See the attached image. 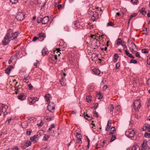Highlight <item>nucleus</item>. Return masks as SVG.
Segmentation results:
<instances>
[{
    "mask_svg": "<svg viewBox=\"0 0 150 150\" xmlns=\"http://www.w3.org/2000/svg\"><path fill=\"white\" fill-rule=\"evenodd\" d=\"M18 34L17 32L13 33V30L9 28L7 30V33L2 41L3 44L4 45L8 44L11 40L15 39L17 37Z\"/></svg>",
    "mask_w": 150,
    "mask_h": 150,
    "instance_id": "f257e3e1",
    "label": "nucleus"
},
{
    "mask_svg": "<svg viewBox=\"0 0 150 150\" xmlns=\"http://www.w3.org/2000/svg\"><path fill=\"white\" fill-rule=\"evenodd\" d=\"M8 108V106L4 104H0V116L2 115L3 117L8 114L7 109Z\"/></svg>",
    "mask_w": 150,
    "mask_h": 150,
    "instance_id": "f03ea898",
    "label": "nucleus"
},
{
    "mask_svg": "<svg viewBox=\"0 0 150 150\" xmlns=\"http://www.w3.org/2000/svg\"><path fill=\"white\" fill-rule=\"evenodd\" d=\"M126 135L129 137H132L134 136L135 132L134 130L129 129L125 132Z\"/></svg>",
    "mask_w": 150,
    "mask_h": 150,
    "instance_id": "7ed1b4c3",
    "label": "nucleus"
},
{
    "mask_svg": "<svg viewBox=\"0 0 150 150\" xmlns=\"http://www.w3.org/2000/svg\"><path fill=\"white\" fill-rule=\"evenodd\" d=\"M141 103L139 99L135 100L134 102L133 106L134 109L136 110H138L140 108Z\"/></svg>",
    "mask_w": 150,
    "mask_h": 150,
    "instance_id": "20e7f679",
    "label": "nucleus"
},
{
    "mask_svg": "<svg viewBox=\"0 0 150 150\" xmlns=\"http://www.w3.org/2000/svg\"><path fill=\"white\" fill-rule=\"evenodd\" d=\"M55 107V104L53 103L50 102L47 108L49 112H53L54 111Z\"/></svg>",
    "mask_w": 150,
    "mask_h": 150,
    "instance_id": "39448f33",
    "label": "nucleus"
},
{
    "mask_svg": "<svg viewBox=\"0 0 150 150\" xmlns=\"http://www.w3.org/2000/svg\"><path fill=\"white\" fill-rule=\"evenodd\" d=\"M38 99L36 97H32L28 98V101L30 105L34 103L36 101H38Z\"/></svg>",
    "mask_w": 150,
    "mask_h": 150,
    "instance_id": "423d86ee",
    "label": "nucleus"
},
{
    "mask_svg": "<svg viewBox=\"0 0 150 150\" xmlns=\"http://www.w3.org/2000/svg\"><path fill=\"white\" fill-rule=\"evenodd\" d=\"M25 15L22 12L19 13L16 16V18L18 21H21L24 18Z\"/></svg>",
    "mask_w": 150,
    "mask_h": 150,
    "instance_id": "0eeeda50",
    "label": "nucleus"
},
{
    "mask_svg": "<svg viewBox=\"0 0 150 150\" xmlns=\"http://www.w3.org/2000/svg\"><path fill=\"white\" fill-rule=\"evenodd\" d=\"M91 44L93 47H98L100 46V42L96 38H94Z\"/></svg>",
    "mask_w": 150,
    "mask_h": 150,
    "instance_id": "6e6552de",
    "label": "nucleus"
},
{
    "mask_svg": "<svg viewBox=\"0 0 150 150\" xmlns=\"http://www.w3.org/2000/svg\"><path fill=\"white\" fill-rule=\"evenodd\" d=\"M91 13L92 14L91 19L93 22L96 21V19L98 18V13L97 12H91Z\"/></svg>",
    "mask_w": 150,
    "mask_h": 150,
    "instance_id": "1a4fd4ad",
    "label": "nucleus"
},
{
    "mask_svg": "<svg viewBox=\"0 0 150 150\" xmlns=\"http://www.w3.org/2000/svg\"><path fill=\"white\" fill-rule=\"evenodd\" d=\"M59 49H57L56 51H54V52H56L57 53V54H56L54 55H52L51 56H50V58L51 59L53 60H57V56H59L60 55L61 53L59 52Z\"/></svg>",
    "mask_w": 150,
    "mask_h": 150,
    "instance_id": "9d476101",
    "label": "nucleus"
},
{
    "mask_svg": "<svg viewBox=\"0 0 150 150\" xmlns=\"http://www.w3.org/2000/svg\"><path fill=\"white\" fill-rule=\"evenodd\" d=\"M26 98V96L25 93H21L18 94V99L21 100H25Z\"/></svg>",
    "mask_w": 150,
    "mask_h": 150,
    "instance_id": "9b49d317",
    "label": "nucleus"
},
{
    "mask_svg": "<svg viewBox=\"0 0 150 150\" xmlns=\"http://www.w3.org/2000/svg\"><path fill=\"white\" fill-rule=\"evenodd\" d=\"M49 17L48 16H45L42 18V24H47L49 21Z\"/></svg>",
    "mask_w": 150,
    "mask_h": 150,
    "instance_id": "f8f14e48",
    "label": "nucleus"
},
{
    "mask_svg": "<svg viewBox=\"0 0 150 150\" xmlns=\"http://www.w3.org/2000/svg\"><path fill=\"white\" fill-rule=\"evenodd\" d=\"M30 77L29 75H25L24 76V78L23 80V82L26 83H28L29 81V80L30 79Z\"/></svg>",
    "mask_w": 150,
    "mask_h": 150,
    "instance_id": "ddd939ff",
    "label": "nucleus"
},
{
    "mask_svg": "<svg viewBox=\"0 0 150 150\" xmlns=\"http://www.w3.org/2000/svg\"><path fill=\"white\" fill-rule=\"evenodd\" d=\"M13 67L12 65L8 67L5 70V73L9 75L12 69L13 68Z\"/></svg>",
    "mask_w": 150,
    "mask_h": 150,
    "instance_id": "4468645a",
    "label": "nucleus"
},
{
    "mask_svg": "<svg viewBox=\"0 0 150 150\" xmlns=\"http://www.w3.org/2000/svg\"><path fill=\"white\" fill-rule=\"evenodd\" d=\"M81 25L79 22L78 21H76L74 24V27L75 28H79L80 27Z\"/></svg>",
    "mask_w": 150,
    "mask_h": 150,
    "instance_id": "2eb2a0df",
    "label": "nucleus"
},
{
    "mask_svg": "<svg viewBox=\"0 0 150 150\" xmlns=\"http://www.w3.org/2000/svg\"><path fill=\"white\" fill-rule=\"evenodd\" d=\"M48 52L47 49L46 48H44L42 51V53L43 55L45 56L48 54Z\"/></svg>",
    "mask_w": 150,
    "mask_h": 150,
    "instance_id": "dca6fc26",
    "label": "nucleus"
},
{
    "mask_svg": "<svg viewBox=\"0 0 150 150\" xmlns=\"http://www.w3.org/2000/svg\"><path fill=\"white\" fill-rule=\"evenodd\" d=\"M93 71L94 73V74L96 75H99L100 73V71L98 69L95 68L93 70Z\"/></svg>",
    "mask_w": 150,
    "mask_h": 150,
    "instance_id": "f3484780",
    "label": "nucleus"
},
{
    "mask_svg": "<svg viewBox=\"0 0 150 150\" xmlns=\"http://www.w3.org/2000/svg\"><path fill=\"white\" fill-rule=\"evenodd\" d=\"M114 109V106L112 104H110L109 107V110L110 111V113L111 114L113 113V110Z\"/></svg>",
    "mask_w": 150,
    "mask_h": 150,
    "instance_id": "a211bd4d",
    "label": "nucleus"
},
{
    "mask_svg": "<svg viewBox=\"0 0 150 150\" xmlns=\"http://www.w3.org/2000/svg\"><path fill=\"white\" fill-rule=\"evenodd\" d=\"M139 146L137 144H135L133 146L131 150H139Z\"/></svg>",
    "mask_w": 150,
    "mask_h": 150,
    "instance_id": "6ab92c4d",
    "label": "nucleus"
},
{
    "mask_svg": "<svg viewBox=\"0 0 150 150\" xmlns=\"http://www.w3.org/2000/svg\"><path fill=\"white\" fill-rule=\"evenodd\" d=\"M39 37L41 39L43 40L44 38L45 37V35L44 33H40L39 34Z\"/></svg>",
    "mask_w": 150,
    "mask_h": 150,
    "instance_id": "aec40b11",
    "label": "nucleus"
},
{
    "mask_svg": "<svg viewBox=\"0 0 150 150\" xmlns=\"http://www.w3.org/2000/svg\"><path fill=\"white\" fill-rule=\"evenodd\" d=\"M82 137L81 136H80L79 137H78L77 139H76V143H81L82 141L81 139Z\"/></svg>",
    "mask_w": 150,
    "mask_h": 150,
    "instance_id": "412c9836",
    "label": "nucleus"
},
{
    "mask_svg": "<svg viewBox=\"0 0 150 150\" xmlns=\"http://www.w3.org/2000/svg\"><path fill=\"white\" fill-rule=\"evenodd\" d=\"M38 137V135H34L33 136L30 137V139L33 142Z\"/></svg>",
    "mask_w": 150,
    "mask_h": 150,
    "instance_id": "4be33fe9",
    "label": "nucleus"
},
{
    "mask_svg": "<svg viewBox=\"0 0 150 150\" xmlns=\"http://www.w3.org/2000/svg\"><path fill=\"white\" fill-rule=\"evenodd\" d=\"M132 45V47H130V48L132 49L133 50H134L135 49H137V46L133 42L131 43Z\"/></svg>",
    "mask_w": 150,
    "mask_h": 150,
    "instance_id": "5701e85b",
    "label": "nucleus"
},
{
    "mask_svg": "<svg viewBox=\"0 0 150 150\" xmlns=\"http://www.w3.org/2000/svg\"><path fill=\"white\" fill-rule=\"evenodd\" d=\"M139 11L143 15H145L146 14V12L145 10V8H143L141 10H140Z\"/></svg>",
    "mask_w": 150,
    "mask_h": 150,
    "instance_id": "b1692460",
    "label": "nucleus"
},
{
    "mask_svg": "<svg viewBox=\"0 0 150 150\" xmlns=\"http://www.w3.org/2000/svg\"><path fill=\"white\" fill-rule=\"evenodd\" d=\"M31 144V142L29 140L27 141L25 144V146L27 147H28L30 146Z\"/></svg>",
    "mask_w": 150,
    "mask_h": 150,
    "instance_id": "393cba45",
    "label": "nucleus"
},
{
    "mask_svg": "<svg viewBox=\"0 0 150 150\" xmlns=\"http://www.w3.org/2000/svg\"><path fill=\"white\" fill-rule=\"evenodd\" d=\"M50 97V94H48L45 96V98L46 101L47 102L49 101Z\"/></svg>",
    "mask_w": 150,
    "mask_h": 150,
    "instance_id": "a878e982",
    "label": "nucleus"
},
{
    "mask_svg": "<svg viewBox=\"0 0 150 150\" xmlns=\"http://www.w3.org/2000/svg\"><path fill=\"white\" fill-rule=\"evenodd\" d=\"M92 97L91 96H87L86 97V100L88 102H90L91 101Z\"/></svg>",
    "mask_w": 150,
    "mask_h": 150,
    "instance_id": "bb28decb",
    "label": "nucleus"
},
{
    "mask_svg": "<svg viewBox=\"0 0 150 150\" xmlns=\"http://www.w3.org/2000/svg\"><path fill=\"white\" fill-rule=\"evenodd\" d=\"M148 127V124L147 123L145 124L143 127V128H142V130L145 131L147 129Z\"/></svg>",
    "mask_w": 150,
    "mask_h": 150,
    "instance_id": "cd10ccee",
    "label": "nucleus"
},
{
    "mask_svg": "<svg viewBox=\"0 0 150 150\" xmlns=\"http://www.w3.org/2000/svg\"><path fill=\"white\" fill-rule=\"evenodd\" d=\"M50 148V147L49 146L46 145L42 147L41 150H49Z\"/></svg>",
    "mask_w": 150,
    "mask_h": 150,
    "instance_id": "c85d7f7f",
    "label": "nucleus"
},
{
    "mask_svg": "<svg viewBox=\"0 0 150 150\" xmlns=\"http://www.w3.org/2000/svg\"><path fill=\"white\" fill-rule=\"evenodd\" d=\"M148 50L146 49H144L142 50V52L143 53H148L149 52Z\"/></svg>",
    "mask_w": 150,
    "mask_h": 150,
    "instance_id": "c756f323",
    "label": "nucleus"
},
{
    "mask_svg": "<svg viewBox=\"0 0 150 150\" xmlns=\"http://www.w3.org/2000/svg\"><path fill=\"white\" fill-rule=\"evenodd\" d=\"M50 137V136L48 135L45 134L43 137V139L45 141H47Z\"/></svg>",
    "mask_w": 150,
    "mask_h": 150,
    "instance_id": "7c9ffc66",
    "label": "nucleus"
},
{
    "mask_svg": "<svg viewBox=\"0 0 150 150\" xmlns=\"http://www.w3.org/2000/svg\"><path fill=\"white\" fill-rule=\"evenodd\" d=\"M114 25V23H112L111 22H108L107 24V25L108 26H112L113 27Z\"/></svg>",
    "mask_w": 150,
    "mask_h": 150,
    "instance_id": "2f4dec72",
    "label": "nucleus"
},
{
    "mask_svg": "<svg viewBox=\"0 0 150 150\" xmlns=\"http://www.w3.org/2000/svg\"><path fill=\"white\" fill-rule=\"evenodd\" d=\"M115 127H112L111 128L110 133L112 134H113L115 133Z\"/></svg>",
    "mask_w": 150,
    "mask_h": 150,
    "instance_id": "473e14b6",
    "label": "nucleus"
},
{
    "mask_svg": "<svg viewBox=\"0 0 150 150\" xmlns=\"http://www.w3.org/2000/svg\"><path fill=\"white\" fill-rule=\"evenodd\" d=\"M42 18L40 17H38L37 18V22L38 23H42Z\"/></svg>",
    "mask_w": 150,
    "mask_h": 150,
    "instance_id": "72a5a7b5",
    "label": "nucleus"
},
{
    "mask_svg": "<svg viewBox=\"0 0 150 150\" xmlns=\"http://www.w3.org/2000/svg\"><path fill=\"white\" fill-rule=\"evenodd\" d=\"M122 40L121 39L119 38L117 40V43L116 45H119L121 43V42H122Z\"/></svg>",
    "mask_w": 150,
    "mask_h": 150,
    "instance_id": "f704fd0d",
    "label": "nucleus"
},
{
    "mask_svg": "<svg viewBox=\"0 0 150 150\" xmlns=\"http://www.w3.org/2000/svg\"><path fill=\"white\" fill-rule=\"evenodd\" d=\"M103 95L100 93H98L97 95V97L98 99H100L102 98Z\"/></svg>",
    "mask_w": 150,
    "mask_h": 150,
    "instance_id": "c9c22d12",
    "label": "nucleus"
},
{
    "mask_svg": "<svg viewBox=\"0 0 150 150\" xmlns=\"http://www.w3.org/2000/svg\"><path fill=\"white\" fill-rule=\"evenodd\" d=\"M137 61L134 59H132L130 62V63H134V64H137Z\"/></svg>",
    "mask_w": 150,
    "mask_h": 150,
    "instance_id": "e433bc0d",
    "label": "nucleus"
},
{
    "mask_svg": "<svg viewBox=\"0 0 150 150\" xmlns=\"http://www.w3.org/2000/svg\"><path fill=\"white\" fill-rule=\"evenodd\" d=\"M63 41L62 40L61 41V42H60L59 45L60 46H62L63 47H64L66 46V45L64 43L63 44Z\"/></svg>",
    "mask_w": 150,
    "mask_h": 150,
    "instance_id": "4c0bfd02",
    "label": "nucleus"
},
{
    "mask_svg": "<svg viewBox=\"0 0 150 150\" xmlns=\"http://www.w3.org/2000/svg\"><path fill=\"white\" fill-rule=\"evenodd\" d=\"M116 138V137L114 135H112V137L111 138L110 142H112L114 141Z\"/></svg>",
    "mask_w": 150,
    "mask_h": 150,
    "instance_id": "58836bf2",
    "label": "nucleus"
},
{
    "mask_svg": "<svg viewBox=\"0 0 150 150\" xmlns=\"http://www.w3.org/2000/svg\"><path fill=\"white\" fill-rule=\"evenodd\" d=\"M144 136L146 137L150 138V134L148 132H145L144 134Z\"/></svg>",
    "mask_w": 150,
    "mask_h": 150,
    "instance_id": "ea45409f",
    "label": "nucleus"
},
{
    "mask_svg": "<svg viewBox=\"0 0 150 150\" xmlns=\"http://www.w3.org/2000/svg\"><path fill=\"white\" fill-rule=\"evenodd\" d=\"M111 123L110 121H108V122L107 127H108V129L111 127Z\"/></svg>",
    "mask_w": 150,
    "mask_h": 150,
    "instance_id": "a19ab883",
    "label": "nucleus"
},
{
    "mask_svg": "<svg viewBox=\"0 0 150 150\" xmlns=\"http://www.w3.org/2000/svg\"><path fill=\"white\" fill-rule=\"evenodd\" d=\"M10 1L13 4L17 3L18 1V0H10Z\"/></svg>",
    "mask_w": 150,
    "mask_h": 150,
    "instance_id": "79ce46f5",
    "label": "nucleus"
},
{
    "mask_svg": "<svg viewBox=\"0 0 150 150\" xmlns=\"http://www.w3.org/2000/svg\"><path fill=\"white\" fill-rule=\"evenodd\" d=\"M32 131L30 129L27 130V134L28 135H30L32 132Z\"/></svg>",
    "mask_w": 150,
    "mask_h": 150,
    "instance_id": "37998d69",
    "label": "nucleus"
},
{
    "mask_svg": "<svg viewBox=\"0 0 150 150\" xmlns=\"http://www.w3.org/2000/svg\"><path fill=\"white\" fill-rule=\"evenodd\" d=\"M125 52L127 56L129 57L130 56V55H131V54H130L127 50H125Z\"/></svg>",
    "mask_w": 150,
    "mask_h": 150,
    "instance_id": "c03bdc74",
    "label": "nucleus"
},
{
    "mask_svg": "<svg viewBox=\"0 0 150 150\" xmlns=\"http://www.w3.org/2000/svg\"><path fill=\"white\" fill-rule=\"evenodd\" d=\"M120 64L119 63H118L116 64L115 69H118L120 67Z\"/></svg>",
    "mask_w": 150,
    "mask_h": 150,
    "instance_id": "a18cd8bd",
    "label": "nucleus"
},
{
    "mask_svg": "<svg viewBox=\"0 0 150 150\" xmlns=\"http://www.w3.org/2000/svg\"><path fill=\"white\" fill-rule=\"evenodd\" d=\"M131 2L133 4H136L138 2V0H131Z\"/></svg>",
    "mask_w": 150,
    "mask_h": 150,
    "instance_id": "49530a36",
    "label": "nucleus"
},
{
    "mask_svg": "<svg viewBox=\"0 0 150 150\" xmlns=\"http://www.w3.org/2000/svg\"><path fill=\"white\" fill-rule=\"evenodd\" d=\"M136 56L137 57L139 58H141V56H140V54L139 52H137L136 54Z\"/></svg>",
    "mask_w": 150,
    "mask_h": 150,
    "instance_id": "de8ad7c7",
    "label": "nucleus"
},
{
    "mask_svg": "<svg viewBox=\"0 0 150 150\" xmlns=\"http://www.w3.org/2000/svg\"><path fill=\"white\" fill-rule=\"evenodd\" d=\"M28 86L29 87V89L30 90L32 89L33 87V86L30 83L28 85Z\"/></svg>",
    "mask_w": 150,
    "mask_h": 150,
    "instance_id": "09e8293b",
    "label": "nucleus"
},
{
    "mask_svg": "<svg viewBox=\"0 0 150 150\" xmlns=\"http://www.w3.org/2000/svg\"><path fill=\"white\" fill-rule=\"evenodd\" d=\"M136 15L137 14L136 13H133L130 16V20L131 19V18L136 16Z\"/></svg>",
    "mask_w": 150,
    "mask_h": 150,
    "instance_id": "8fccbe9b",
    "label": "nucleus"
},
{
    "mask_svg": "<svg viewBox=\"0 0 150 150\" xmlns=\"http://www.w3.org/2000/svg\"><path fill=\"white\" fill-rule=\"evenodd\" d=\"M121 45H122L123 46H124L125 47H126V46L125 45V42L124 41H122V42H121Z\"/></svg>",
    "mask_w": 150,
    "mask_h": 150,
    "instance_id": "3c124183",
    "label": "nucleus"
},
{
    "mask_svg": "<svg viewBox=\"0 0 150 150\" xmlns=\"http://www.w3.org/2000/svg\"><path fill=\"white\" fill-rule=\"evenodd\" d=\"M43 123L42 122V121L41 120L39 124H37V125L38 126L41 127L43 125Z\"/></svg>",
    "mask_w": 150,
    "mask_h": 150,
    "instance_id": "603ef678",
    "label": "nucleus"
},
{
    "mask_svg": "<svg viewBox=\"0 0 150 150\" xmlns=\"http://www.w3.org/2000/svg\"><path fill=\"white\" fill-rule=\"evenodd\" d=\"M64 29L65 30H66L67 31H69V27L68 26H66L64 28Z\"/></svg>",
    "mask_w": 150,
    "mask_h": 150,
    "instance_id": "864d4df0",
    "label": "nucleus"
},
{
    "mask_svg": "<svg viewBox=\"0 0 150 150\" xmlns=\"http://www.w3.org/2000/svg\"><path fill=\"white\" fill-rule=\"evenodd\" d=\"M120 110V107L119 106H116L115 108V110L116 111H119Z\"/></svg>",
    "mask_w": 150,
    "mask_h": 150,
    "instance_id": "5fc2aeb1",
    "label": "nucleus"
},
{
    "mask_svg": "<svg viewBox=\"0 0 150 150\" xmlns=\"http://www.w3.org/2000/svg\"><path fill=\"white\" fill-rule=\"evenodd\" d=\"M141 146L142 148H143V149L144 148V147L146 146V145L145 144V142H143L141 144Z\"/></svg>",
    "mask_w": 150,
    "mask_h": 150,
    "instance_id": "6e6d98bb",
    "label": "nucleus"
},
{
    "mask_svg": "<svg viewBox=\"0 0 150 150\" xmlns=\"http://www.w3.org/2000/svg\"><path fill=\"white\" fill-rule=\"evenodd\" d=\"M95 36H94L93 35H91V41H93V40L94 39V38H96Z\"/></svg>",
    "mask_w": 150,
    "mask_h": 150,
    "instance_id": "4d7b16f0",
    "label": "nucleus"
},
{
    "mask_svg": "<svg viewBox=\"0 0 150 150\" xmlns=\"http://www.w3.org/2000/svg\"><path fill=\"white\" fill-rule=\"evenodd\" d=\"M119 56L117 54H115L114 55V58H116V59H118V58Z\"/></svg>",
    "mask_w": 150,
    "mask_h": 150,
    "instance_id": "13d9d810",
    "label": "nucleus"
},
{
    "mask_svg": "<svg viewBox=\"0 0 150 150\" xmlns=\"http://www.w3.org/2000/svg\"><path fill=\"white\" fill-rule=\"evenodd\" d=\"M12 120V119L11 117H10V118H9V119H8L6 121V122H8V124L11 121V120Z\"/></svg>",
    "mask_w": 150,
    "mask_h": 150,
    "instance_id": "bf43d9fd",
    "label": "nucleus"
},
{
    "mask_svg": "<svg viewBox=\"0 0 150 150\" xmlns=\"http://www.w3.org/2000/svg\"><path fill=\"white\" fill-rule=\"evenodd\" d=\"M38 39V38L37 37L34 36V37L33 38V40H32V41H35L36 40H37Z\"/></svg>",
    "mask_w": 150,
    "mask_h": 150,
    "instance_id": "052dcab7",
    "label": "nucleus"
},
{
    "mask_svg": "<svg viewBox=\"0 0 150 150\" xmlns=\"http://www.w3.org/2000/svg\"><path fill=\"white\" fill-rule=\"evenodd\" d=\"M98 107V103H96L94 105V108H97Z\"/></svg>",
    "mask_w": 150,
    "mask_h": 150,
    "instance_id": "680f3d73",
    "label": "nucleus"
},
{
    "mask_svg": "<svg viewBox=\"0 0 150 150\" xmlns=\"http://www.w3.org/2000/svg\"><path fill=\"white\" fill-rule=\"evenodd\" d=\"M135 117L137 118V119H139L140 118V117L138 116V115L137 114H135Z\"/></svg>",
    "mask_w": 150,
    "mask_h": 150,
    "instance_id": "e2e57ef3",
    "label": "nucleus"
},
{
    "mask_svg": "<svg viewBox=\"0 0 150 150\" xmlns=\"http://www.w3.org/2000/svg\"><path fill=\"white\" fill-rule=\"evenodd\" d=\"M93 113L95 115H96V117H98V113H97V112L95 111H93Z\"/></svg>",
    "mask_w": 150,
    "mask_h": 150,
    "instance_id": "0e129e2a",
    "label": "nucleus"
},
{
    "mask_svg": "<svg viewBox=\"0 0 150 150\" xmlns=\"http://www.w3.org/2000/svg\"><path fill=\"white\" fill-rule=\"evenodd\" d=\"M20 52L19 51H18L14 55V56L16 57H17V56L19 54V53Z\"/></svg>",
    "mask_w": 150,
    "mask_h": 150,
    "instance_id": "69168bd1",
    "label": "nucleus"
},
{
    "mask_svg": "<svg viewBox=\"0 0 150 150\" xmlns=\"http://www.w3.org/2000/svg\"><path fill=\"white\" fill-rule=\"evenodd\" d=\"M147 130L149 132H150V125H149L148 124Z\"/></svg>",
    "mask_w": 150,
    "mask_h": 150,
    "instance_id": "338daca9",
    "label": "nucleus"
},
{
    "mask_svg": "<svg viewBox=\"0 0 150 150\" xmlns=\"http://www.w3.org/2000/svg\"><path fill=\"white\" fill-rule=\"evenodd\" d=\"M107 88V86L106 85H105L103 87V89L104 90H105Z\"/></svg>",
    "mask_w": 150,
    "mask_h": 150,
    "instance_id": "774afa93",
    "label": "nucleus"
}]
</instances>
